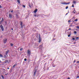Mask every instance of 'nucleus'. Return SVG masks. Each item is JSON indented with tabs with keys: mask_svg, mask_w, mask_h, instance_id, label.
Masks as SVG:
<instances>
[{
	"mask_svg": "<svg viewBox=\"0 0 79 79\" xmlns=\"http://www.w3.org/2000/svg\"><path fill=\"white\" fill-rule=\"evenodd\" d=\"M0 27L2 31H4V28H3V27L2 25H1L0 26Z\"/></svg>",
	"mask_w": 79,
	"mask_h": 79,
	"instance_id": "f257e3e1",
	"label": "nucleus"
},
{
	"mask_svg": "<svg viewBox=\"0 0 79 79\" xmlns=\"http://www.w3.org/2000/svg\"><path fill=\"white\" fill-rule=\"evenodd\" d=\"M39 43H40L41 42V38L40 37V34H39Z\"/></svg>",
	"mask_w": 79,
	"mask_h": 79,
	"instance_id": "f03ea898",
	"label": "nucleus"
},
{
	"mask_svg": "<svg viewBox=\"0 0 79 79\" xmlns=\"http://www.w3.org/2000/svg\"><path fill=\"white\" fill-rule=\"evenodd\" d=\"M70 3V2H63L62 4L63 5H68V4H69Z\"/></svg>",
	"mask_w": 79,
	"mask_h": 79,
	"instance_id": "7ed1b4c3",
	"label": "nucleus"
},
{
	"mask_svg": "<svg viewBox=\"0 0 79 79\" xmlns=\"http://www.w3.org/2000/svg\"><path fill=\"white\" fill-rule=\"evenodd\" d=\"M7 40V39H6V38L4 39L3 40V42L4 43V44L6 43V42Z\"/></svg>",
	"mask_w": 79,
	"mask_h": 79,
	"instance_id": "20e7f679",
	"label": "nucleus"
},
{
	"mask_svg": "<svg viewBox=\"0 0 79 79\" xmlns=\"http://www.w3.org/2000/svg\"><path fill=\"white\" fill-rule=\"evenodd\" d=\"M37 69H36L35 70V72H34V75L33 76H35V74L36 73V72H37Z\"/></svg>",
	"mask_w": 79,
	"mask_h": 79,
	"instance_id": "39448f33",
	"label": "nucleus"
},
{
	"mask_svg": "<svg viewBox=\"0 0 79 79\" xmlns=\"http://www.w3.org/2000/svg\"><path fill=\"white\" fill-rule=\"evenodd\" d=\"M27 53L28 55H31V52H30V51L29 50H27Z\"/></svg>",
	"mask_w": 79,
	"mask_h": 79,
	"instance_id": "423d86ee",
	"label": "nucleus"
},
{
	"mask_svg": "<svg viewBox=\"0 0 79 79\" xmlns=\"http://www.w3.org/2000/svg\"><path fill=\"white\" fill-rule=\"evenodd\" d=\"M20 26L21 28L23 27V22H20Z\"/></svg>",
	"mask_w": 79,
	"mask_h": 79,
	"instance_id": "0eeeda50",
	"label": "nucleus"
},
{
	"mask_svg": "<svg viewBox=\"0 0 79 79\" xmlns=\"http://www.w3.org/2000/svg\"><path fill=\"white\" fill-rule=\"evenodd\" d=\"M9 17L10 18H12V15L10 14H9Z\"/></svg>",
	"mask_w": 79,
	"mask_h": 79,
	"instance_id": "6e6552de",
	"label": "nucleus"
},
{
	"mask_svg": "<svg viewBox=\"0 0 79 79\" xmlns=\"http://www.w3.org/2000/svg\"><path fill=\"white\" fill-rule=\"evenodd\" d=\"M5 58H7L8 57V55L6 54L5 55H4Z\"/></svg>",
	"mask_w": 79,
	"mask_h": 79,
	"instance_id": "1a4fd4ad",
	"label": "nucleus"
},
{
	"mask_svg": "<svg viewBox=\"0 0 79 79\" xmlns=\"http://www.w3.org/2000/svg\"><path fill=\"white\" fill-rule=\"evenodd\" d=\"M37 9H36L34 11V13H36V12H37Z\"/></svg>",
	"mask_w": 79,
	"mask_h": 79,
	"instance_id": "9d476101",
	"label": "nucleus"
},
{
	"mask_svg": "<svg viewBox=\"0 0 79 79\" xmlns=\"http://www.w3.org/2000/svg\"><path fill=\"white\" fill-rule=\"evenodd\" d=\"M42 47H43V44H41L39 46L40 48H42Z\"/></svg>",
	"mask_w": 79,
	"mask_h": 79,
	"instance_id": "9b49d317",
	"label": "nucleus"
},
{
	"mask_svg": "<svg viewBox=\"0 0 79 79\" xmlns=\"http://www.w3.org/2000/svg\"><path fill=\"white\" fill-rule=\"evenodd\" d=\"M16 18H19V16L18 14H16Z\"/></svg>",
	"mask_w": 79,
	"mask_h": 79,
	"instance_id": "f8f14e48",
	"label": "nucleus"
},
{
	"mask_svg": "<svg viewBox=\"0 0 79 79\" xmlns=\"http://www.w3.org/2000/svg\"><path fill=\"white\" fill-rule=\"evenodd\" d=\"M73 3L76 4V1H73Z\"/></svg>",
	"mask_w": 79,
	"mask_h": 79,
	"instance_id": "ddd939ff",
	"label": "nucleus"
},
{
	"mask_svg": "<svg viewBox=\"0 0 79 79\" xmlns=\"http://www.w3.org/2000/svg\"><path fill=\"white\" fill-rule=\"evenodd\" d=\"M8 52H9V50H8L6 52V54H8Z\"/></svg>",
	"mask_w": 79,
	"mask_h": 79,
	"instance_id": "4468645a",
	"label": "nucleus"
},
{
	"mask_svg": "<svg viewBox=\"0 0 79 79\" xmlns=\"http://www.w3.org/2000/svg\"><path fill=\"white\" fill-rule=\"evenodd\" d=\"M16 65H17V64H15L13 66V68H15V66H16Z\"/></svg>",
	"mask_w": 79,
	"mask_h": 79,
	"instance_id": "2eb2a0df",
	"label": "nucleus"
},
{
	"mask_svg": "<svg viewBox=\"0 0 79 79\" xmlns=\"http://www.w3.org/2000/svg\"><path fill=\"white\" fill-rule=\"evenodd\" d=\"M5 63H8V60H5Z\"/></svg>",
	"mask_w": 79,
	"mask_h": 79,
	"instance_id": "dca6fc26",
	"label": "nucleus"
},
{
	"mask_svg": "<svg viewBox=\"0 0 79 79\" xmlns=\"http://www.w3.org/2000/svg\"><path fill=\"white\" fill-rule=\"evenodd\" d=\"M71 31H70V32H67V34H71Z\"/></svg>",
	"mask_w": 79,
	"mask_h": 79,
	"instance_id": "f3484780",
	"label": "nucleus"
},
{
	"mask_svg": "<svg viewBox=\"0 0 79 79\" xmlns=\"http://www.w3.org/2000/svg\"><path fill=\"white\" fill-rule=\"evenodd\" d=\"M3 57V56L2 54H0V57L2 58Z\"/></svg>",
	"mask_w": 79,
	"mask_h": 79,
	"instance_id": "a211bd4d",
	"label": "nucleus"
},
{
	"mask_svg": "<svg viewBox=\"0 0 79 79\" xmlns=\"http://www.w3.org/2000/svg\"><path fill=\"white\" fill-rule=\"evenodd\" d=\"M17 1L19 3H20V1H19V0H17Z\"/></svg>",
	"mask_w": 79,
	"mask_h": 79,
	"instance_id": "6ab92c4d",
	"label": "nucleus"
},
{
	"mask_svg": "<svg viewBox=\"0 0 79 79\" xmlns=\"http://www.w3.org/2000/svg\"><path fill=\"white\" fill-rule=\"evenodd\" d=\"M13 44H10V45L11 46V47H13Z\"/></svg>",
	"mask_w": 79,
	"mask_h": 79,
	"instance_id": "aec40b11",
	"label": "nucleus"
},
{
	"mask_svg": "<svg viewBox=\"0 0 79 79\" xmlns=\"http://www.w3.org/2000/svg\"><path fill=\"white\" fill-rule=\"evenodd\" d=\"M28 5L30 8H31V5H30V3H29Z\"/></svg>",
	"mask_w": 79,
	"mask_h": 79,
	"instance_id": "412c9836",
	"label": "nucleus"
},
{
	"mask_svg": "<svg viewBox=\"0 0 79 79\" xmlns=\"http://www.w3.org/2000/svg\"><path fill=\"white\" fill-rule=\"evenodd\" d=\"M23 50V48H21L20 49V51H22V50Z\"/></svg>",
	"mask_w": 79,
	"mask_h": 79,
	"instance_id": "4be33fe9",
	"label": "nucleus"
},
{
	"mask_svg": "<svg viewBox=\"0 0 79 79\" xmlns=\"http://www.w3.org/2000/svg\"><path fill=\"white\" fill-rule=\"evenodd\" d=\"M71 34H69V35H68V37H70V36H71Z\"/></svg>",
	"mask_w": 79,
	"mask_h": 79,
	"instance_id": "5701e85b",
	"label": "nucleus"
},
{
	"mask_svg": "<svg viewBox=\"0 0 79 79\" xmlns=\"http://www.w3.org/2000/svg\"><path fill=\"white\" fill-rule=\"evenodd\" d=\"M2 21H3V18H2V20L1 21V22H2Z\"/></svg>",
	"mask_w": 79,
	"mask_h": 79,
	"instance_id": "b1692460",
	"label": "nucleus"
},
{
	"mask_svg": "<svg viewBox=\"0 0 79 79\" xmlns=\"http://www.w3.org/2000/svg\"><path fill=\"white\" fill-rule=\"evenodd\" d=\"M2 21H3V18H2V20L1 21V22H2Z\"/></svg>",
	"mask_w": 79,
	"mask_h": 79,
	"instance_id": "393cba45",
	"label": "nucleus"
},
{
	"mask_svg": "<svg viewBox=\"0 0 79 79\" xmlns=\"http://www.w3.org/2000/svg\"><path fill=\"white\" fill-rule=\"evenodd\" d=\"M77 31H74V34H77Z\"/></svg>",
	"mask_w": 79,
	"mask_h": 79,
	"instance_id": "a878e982",
	"label": "nucleus"
},
{
	"mask_svg": "<svg viewBox=\"0 0 79 79\" xmlns=\"http://www.w3.org/2000/svg\"><path fill=\"white\" fill-rule=\"evenodd\" d=\"M76 11H75V10H74L73 11V13H76Z\"/></svg>",
	"mask_w": 79,
	"mask_h": 79,
	"instance_id": "bb28decb",
	"label": "nucleus"
},
{
	"mask_svg": "<svg viewBox=\"0 0 79 79\" xmlns=\"http://www.w3.org/2000/svg\"><path fill=\"white\" fill-rule=\"evenodd\" d=\"M2 79H4V77L3 75H2Z\"/></svg>",
	"mask_w": 79,
	"mask_h": 79,
	"instance_id": "cd10ccee",
	"label": "nucleus"
},
{
	"mask_svg": "<svg viewBox=\"0 0 79 79\" xmlns=\"http://www.w3.org/2000/svg\"><path fill=\"white\" fill-rule=\"evenodd\" d=\"M34 16L35 17H37V15H35H35H34Z\"/></svg>",
	"mask_w": 79,
	"mask_h": 79,
	"instance_id": "c85d7f7f",
	"label": "nucleus"
},
{
	"mask_svg": "<svg viewBox=\"0 0 79 79\" xmlns=\"http://www.w3.org/2000/svg\"><path fill=\"white\" fill-rule=\"evenodd\" d=\"M78 20L77 19H76L75 20H74V21H77Z\"/></svg>",
	"mask_w": 79,
	"mask_h": 79,
	"instance_id": "c756f323",
	"label": "nucleus"
},
{
	"mask_svg": "<svg viewBox=\"0 0 79 79\" xmlns=\"http://www.w3.org/2000/svg\"><path fill=\"white\" fill-rule=\"evenodd\" d=\"M65 8L66 9H68V6H66Z\"/></svg>",
	"mask_w": 79,
	"mask_h": 79,
	"instance_id": "7c9ffc66",
	"label": "nucleus"
},
{
	"mask_svg": "<svg viewBox=\"0 0 79 79\" xmlns=\"http://www.w3.org/2000/svg\"><path fill=\"white\" fill-rule=\"evenodd\" d=\"M77 29H79V26H77Z\"/></svg>",
	"mask_w": 79,
	"mask_h": 79,
	"instance_id": "2f4dec72",
	"label": "nucleus"
},
{
	"mask_svg": "<svg viewBox=\"0 0 79 79\" xmlns=\"http://www.w3.org/2000/svg\"><path fill=\"white\" fill-rule=\"evenodd\" d=\"M23 6L24 7V8H25L26 7V6L24 5H23Z\"/></svg>",
	"mask_w": 79,
	"mask_h": 79,
	"instance_id": "473e14b6",
	"label": "nucleus"
},
{
	"mask_svg": "<svg viewBox=\"0 0 79 79\" xmlns=\"http://www.w3.org/2000/svg\"><path fill=\"white\" fill-rule=\"evenodd\" d=\"M24 61H27V59L26 58H25L24 59Z\"/></svg>",
	"mask_w": 79,
	"mask_h": 79,
	"instance_id": "72a5a7b5",
	"label": "nucleus"
},
{
	"mask_svg": "<svg viewBox=\"0 0 79 79\" xmlns=\"http://www.w3.org/2000/svg\"><path fill=\"white\" fill-rule=\"evenodd\" d=\"M39 15H36V16L37 17H39Z\"/></svg>",
	"mask_w": 79,
	"mask_h": 79,
	"instance_id": "f704fd0d",
	"label": "nucleus"
},
{
	"mask_svg": "<svg viewBox=\"0 0 79 79\" xmlns=\"http://www.w3.org/2000/svg\"><path fill=\"white\" fill-rule=\"evenodd\" d=\"M77 63H79V61H77Z\"/></svg>",
	"mask_w": 79,
	"mask_h": 79,
	"instance_id": "c9c22d12",
	"label": "nucleus"
},
{
	"mask_svg": "<svg viewBox=\"0 0 79 79\" xmlns=\"http://www.w3.org/2000/svg\"><path fill=\"white\" fill-rule=\"evenodd\" d=\"M76 60H74V61H73V63H75V62H76Z\"/></svg>",
	"mask_w": 79,
	"mask_h": 79,
	"instance_id": "e433bc0d",
	"label": "nucleus"
},
{
	"mask_svg": "<svg viewBox=\"0 0 79 79\" xmlns=\"http://www.w3.org/2000/svg\"><path fill=\"white\" fill-rule=\"evenodd\" d=\"M72 40H75V38H72Z\"/></svg>",
	"mask_w": 79,
	"mask_h": 79,
	"instance_id": "4c0bfd02",
	"label": "nucleus"
},
{
	"mask_svg": "<svg viewBox=\"0 0 79 79\" xmlns=\"http://www.w3.org/2000/svg\"><path fill=\"white\" fill-rule=\"evenodd\" d=\"M76 42H75L73 43L74 44H76Z\"/></svg>",
	"mask_w": 79,
	"mask_h": 79,
	"instance_id": "58836bf2",
	"label": "nucleus"
},
{
	"mask_svg": "<svg viewBox=\"0 0 79 79\" xmlns=\"http://www.w3.org/2000/svg\"><path fill=\"white\" fill-rule=\"evenodd\" d=\"M76 39H79V37H77L76 38Z\"/></svg>",
	"mask_w": 79,
	"mask_h": 79,
	"instance_id": "ea45409f",
	"label": "nucleus"
},
{
	"mask_svg": "<svg viewBox=\"0 0 79 79\" xmlns=\"http://www.w3.org/2000/svg\"><path fill=\"white\" fill-rule=\"evenodd\" d=\"M70 21H71L70 20H69L68 23H69V22H70Z\"/></svg>",
	"mask_w": 79,
	"mask_h": 79,
	"instance_id": "a19ab883",
	"label": "nucleus"
},
{
	"mask_svg": "<svg viewBox=\"0 0 79 79\" xmlns=\"http://www.w3.org/2000/svg\"><path fill=\"white\" fill-rule=\"evenodd\" d=\"M72 6V7H74V4H73Z\"/></svg>",
	"mask_w": 79,
	"mask_h": 79,
	"instance_id": "79ce46f5",
	"label": "nucleus"
},
{
	"mask_svg": "<svg viewBox=\"0 0 79 79\" xmlns=\"http://www.w3.org/2000/svg\"><path fill=\"white\" fill-rule=\"evenodd\" d=\"M2 63H5V61H4V62H2Z\"/></svg>",
	"mask_w": 79,
	"mask_h": 79,
	"instance_id": "37998d69",
	"label": "nucleus"
},
{
	"mask_svg": "<svg viewBox=\"0 0 79 79\" xmlns=\"http://www.w3.org/2000/svg\"><path fill=\"white\" fill-rule=\"evenodd\" d=\"M11 12L12 13H13V10H12L11 11Z\"/></svg>",
	"mask_w": 79,
	"mask_h": 79,
	"instance_id": "c03bdc74",
	"label": "nucleus"
},
{
	"mask_svg": "<svg viewBox=\"0 0 79 79\" xmlns=\"http://www.w3.org/2000/svg\"><path fill=\"white\" fill-rule=\"evenodd\" d=\"M68 30H71V29L69 28V29Z\"/></svg>",
	"mask_w": 79,
	"mask_h": 79,
	"instance_id": "a18cd8bd",
	"label": "nucleus"
},
{
	"mask_svg": "<svg viewBox=\"0 0 79 79\" xmlns=\"http://www.w3.org/2000/svg\"><path fill=\"white\" fill-rule=\"evenodd\" d=\"M10 69V68L9 67L7 68V69Z\"/></svg>",
	"mask_w": 79,
	"mask_h": 79,
	"instance_id": "49530a36",
	"label": "nucleus"
},
{
	"mask_svg": "<svg viewBox=\"0 0 79 79\" xmlns=\"http://www.w3.org/2000/svg\"><path fill=\"white\" fill-rule=\"evenodd\" d=\"M68 79H70V78H69V77L68 78Z\"/></svg>",
	"mask_w": 79,
	"mask_h": 79,
	"instance_id": "de8ad7c7",
	"label": "nucleus"
},
{
	"mask_svg": "<svg viewBox=\"0 0 79 79\" xmlns=\"http://www.w3.org/2000/svg\"><path fill=\"white\" fill-rule=\"evenodd\" d=\"M2 7V6H1V5H0V8H1Z\"/></svg>",
	"mask_w": 79,
	"mask_h": 79,
	"instance_id": "09e8293b",
	"label": "nucleus"
},
{
	"mask_svg": "<svg viewBox=\"0 0 79 79\" xmlns=\"http://www.w3.org/2000/svg\"><path fill=\"white\" fill-rule=\"evenodd\" d=\"M68 14V13H66V14L65 15H67Z\"/></svg>",
	"mask_w": 79,
	"mask_h": 79,
	"instance_id": "8fccbe9b",
	"label": "nucleus"
},
{
	"mask_svg": "<svg viewBox=\"0 0 79 79\" xmlns=\"http://www.w3.org/2000/svg\"><path fill=\"white\" fill-rule=\"evenodd\" d=\"M79 77V76H77V78H78V77Z\"/></svg>",
	"mask_w": 79,
	"mask_h": 79,
	"instance_id": "3c124183",
	"label": "nucleus"
},
{
	"mask_svg": "<svg viewBox=\"0 0 79 79\" xmlns=\"http://www.w3.org/2000/svg\"><path fill=\"white\" fill-rule=\"evenodd\" d=\"M11 30H12V31H13V28H12Z\"/></svg>",
	"mask_w": 79,
	"mask_h": 79,
	"instance_id": "603ef678",
	"label": "nucleus"
},
{
	"mask_svg": "<svg viewBox=\"0 0 79 79\" xmlns=\"http://www.w3.org/2000/svg\"><path fill=\"white\" fill-rule=\"evenodd\" d=\"M52 59H51V61H52Z\"/></svg>",
	"mask_w": 79,
	"mask_h": 79,
	"instance_id": "864d4df0",
	"label": "nucleus"
},
{
	"mask_svg": "<svg viewBox=\"0 0 79 79\" xmlns=\"http://www.w3.org/2000/svg\"><path fill=\"white\" fill-rule=\"evenodd\" d=\"M53 40H55V39H53Z\"/></svg>",
	"mask_w": 79,
	"mask_h": 79,
	"instance_id": "5fc2aeb1",
	"label": "nucleus"
},
{
	"mask_svg": "<svg viewBox=\"0 0 79 79\" xmlns=\"http://www.w3.org/2000/svg\"><path fill=\"white\" fill-rule=\"evenodd\" d=\"M70 26H72V25L71 24L70 25Z\"/></svg>",
	"mask_w": 79,
	"mask_h": 79,
	"instance_id": "6e6d98bb",
	"label": "nucleus"
},
{
	"mask_svg": "<svg viewBox=\"0 0 79 79\" xmlns=\"http://www.w3.org/2000/svg\"><path fill=\"white\" fill-rule=\"evenodd\" d=\"M5 75H8V74H5Z\"/></svg>",
	"mask_w": 79,
	"mask_h": 79,
	"instance_id": "4d7b16f0",
	"label": "nucleus"
},
{
	"mask_svg": "<svg viewBox=\"0 0 79 79\" xmlns=\"http://www.w3.org/2000/svg\"><path fill=\"white\" fill-rule=\"evenodd\" d=\"M1 60H0V63H1Z\"/></svg>",
	"mask_w": 79,
	"mask_h": 79,
	"instance_id": "13d9d810",
	"label": "nucleus"
},
{
	"mask_svg": "<svg viewBox=\"0 0 79 79\" xmlns=\"http://www.w3.org/2000/svg\"><path fill=\"white\" fill-rule=\"evenodd\" d=\"M73 22H74V21H73Z\"/></svg>",
	"mask_w": 79,
	"mask_h": 79,
	"instance_id": "bf43d9fd",
	"label": "nucleus"
},
{
	"mask_svg": "<svg viewBox=\"0 0 79 79\" xmlns=\"http://www.w3.org/2000/svg\"><path fill=\"white\" fill-rule=\"evenodd\" d=\"M72 46H73V45H72Z\"/></svg>",
	"mask_w": 79,
	"mask_h": 79,
	"instance_id": "052dcab7",
	"label": "nucleus"
},
{
	"mask_svg": "<svg viewBox=\"0 0 79 79\" xmlns=\"http://www.w3.org/2000/svg\"><path fill=\"white\" fill-rule=\"evenodd\" d=\"M73 26V25H72Z\"/></svg>",
	"mask_w": 79,
	"mask_h": 79,
	"instance_id": "680f3d73",
	"label": "nucleus"
}]
</instances>
